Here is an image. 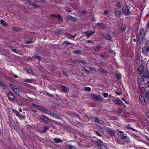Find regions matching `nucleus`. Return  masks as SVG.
Wrapping results in <instances>:
<instances>
[{"label": "nucleus", "instance_id": "nucleus-23", "mask_svg": "<svg viewBox=\"0 0 149 149\" xmlns=\"http://www.w3.org/2000/svg\"><path fill=\"white\" fill-rule=\"evenodd\" d=\"M34 80L33 79H26L24 80V82L27 83H32L33 81Z\"/></svg>", "mask_w": 149, "mask_h": 149}, {"label": "nucleus", "instance_id": "nucleus-13", "mask_svg": "<svg viewBox=\"0 0 149 149\" xmlns=\"http://www.w3.org/2000/svg\"><path fill=\"white\" fill-rule=\"evenodd\" d=\"M90 118L86 114L84 115L83 117V120L85 122H88L89 121Z\"/></svg>", "mask_w": 149, "mask_h": 149}, {"label": "nucleus", "instance_id": "nucleus-11", "mask_svg": "<svg viewBox=\"0 0 149 149\" xmlns=\"http://www.w3.org/2000/svg\"><path fill=\"white\" fill-rule=\"evenodd\" d=\"M65 146L66 148L69 149H75L76 148V147L75 146L68 144H65Z\"/></svg>", "mask_w": 149, "mask_h": 149}, {"label": "nucleus", "instance_id": "nucleus-64", "mask_svg": "<svg viewBox=\"0 0 149 149\" xmlns=\"http://www.w3.org/2000/svg\"><path fill=\"white\" fill-rule=\"evenodd\" d=\"M46 95L49 97H53V95L49 93H46Z\"/></svg>", "mask_w": 149, "mask_h": 149}, {"label": "nucleus", "instance_id": "nucleus-39", "mask_svg": "<svg viewBox=\"0 0 149 149\" xmlns=\"http://www.w3.org/2000/svg\"><path fill=\"white\" fill-rule=\"evenodd\" d=\"M145 96L147 99L149 100V92H146L145 93Z\"/></svg>", "mask_w": 149, "mask_h": 149}, {"label": "nucleus", "instance_id": "nucleus-63", "mask_svg": "<svg viewBox=\"0 0 149 149\" xmlns=\"http://www.w3.org/2000/svg\"><path fill=\"white\" fill-rule=\"evenodd\" d=\"M95 133H96V134L98 136H101V135H100L99 133L98 132H97V131H95Z\"/></svg>", "mask_w": 149, "mask_h": 149}, {"label": "nucleus", "instance_id": "nucleus-62", "mask_svg": "<svg viewBox=\"0 0 149 149\" xmlns=\"http://www.w3.org/2000/svg\"><path fill=\"white\" fill-rule=\"evenodd\" d=\"M33 42L32 41H28L26 42L25 43L26 44H29L31 43H32Z\"/></svg>", "mask_w": 149, "mask_h": 149}, {"label": "nucleus", "instance_id": "nucleus-3", "mask_svg": "<svg viewBox=\"0 0 149 149\" xmlns=\"http://www.w3.org/2000/svg\"><path fill=\"white\" fill-rule=\"evenodd\" d=\"M97 140L96 142V144L100 149H107L106 146L102 144L103 142L100 140L98 139Z\"/></svg>", "mask_w": 149, "mask_h": 149}, {"label": "nucleus", "instance_id": "nucleus-43", "mask_svg": "<svg viewBox=\"0 0 149 149\" xmlns=\"http://www.w3.org/2000/svg\"><path fill=\"white\" fill-rule=\"evenodd\" d=\"M108 52H109L111 53L112 54H114V55L116 54V53L114 52V51L113 50L111 49H109L108 50Z\"/></svg>", "mask_w": 149, "mask_h": 149}, {"label": "nucleus", "instance_id": "nucleus-47", "mask_svg": "<svg viewBox=\"0 0 149 149\" xmlns=\"http://www.w3.org/2000/svg\"><path fill=\"white\" fill-rule=\"evenodd\" d=\"M127 129L132 130L133 131H136V130L135 129H134L133 128H132V127H131L129 126H127Z\"/></svg>", "mask_w": 149, "mask_h": 149}, {"label": "nucleus", "instance_id": "nucleus-1", "mask_svg": "<svg viewBox=\"0 0 149 149\" xmlns=\"http://www.w3.org/2000/svg\"><path fill=\"white\" fill-rule=\"evenodd\" d=\"M139 100L142 105L145 107L147 106V102L145 97L141 95H140L139 96Z\"/></svg>", "mask_w": 149, "mask_h": 149}, {"label": "nucleus", "instance_id": "nucleus-48", "mask_svg": "<svg viewBox=\"0 0 149 149\" xmlns=\"http://www.w3.org/2000/svg\"><path fill=\"white\" fill-rule=\"evenodd\" d=\"M17 116L21 120H22L24 118V116L23 115H21L20 113L19 114V116L18 115Z\"/></svg>", "mask_w": 149, "mask_h": 149}, {"label": "nucleus", "instance_id": "nucleus-57", "mask_svg": "<svg viewBox=\"0 0 149 149\" xmlns=\"http://www.w3.org/2000/svg\"><path fill=\"white\" fill-rule=\"evenodd\" d=\"M0 85L1 87L5 86V84L1 81H0Z\"/></svg>", "mask_w": 149, "mask_h": 149}, {"label": "nucleus", "instance_id": "nucleus-7", "mask_svg": "<svg viewBox=\"0 0 149 149\" xmlns=\"http://www.w3.org/2000/svg\"><path fill=\"white\" fill-rule=\"evenodd\" d=\"M122 12L123 13L126 15H129L130 14V12L129 10V8L127 6H124L122 9Z\"/></svg>", "mask_w": 149, "mask_h": 149}, {"label": "nucleus", "instance_id": "nucleus-16", "mask_svg": "<svg viewBox=\"0 0 149 149\" xmlns=\"http://www.w3.org/2000/svg\"><path fill=\"white\" fill-rule=\"evenodd\" d=\"M104 38L107 40H112V38L109 33H106L104 36Z\"/></svg>", "mask_w": 149, "mask_h": 149}, {"label": "nucleus", "instance_id": "nucleus-60", "mask_svg": "<svg viewBox=\"0 0 149 149\" xmlns=\"http://www.w3.org/2000/svg\"><path fill=\"white\" fill-rule=\"evenodd\" d=\"M118 113H121L122 112V110L120 108H118Z\"/></svg>", "mask_w": 149, "mask_h": 149}, {"label": "nucleus", "instance_id": "nucleus-18", "mask_svg": "<svg viewBox=\"0 0 149 149\" xmlns=\"http://www.w3.org/2000/svg\"><path fill=\"white\" fill-rule=\"evenodd\" d=\"M121 11L120 10H116L114 11V13L116 17H119L121 13Z\"/></svg>", "mask_w": 149, "mask_h": 149}, {"label": "nucleus", "instance_id": "nucleus-4", "mask_svg": "<svg viewBox=\"0 0 149 149\" xmlns=\"http://www.w3.org/2000/svg\"><path fill=\"white\" fill-rule=\"evenodd\" d=\"M9 86L13 91L17 94L21 91V90L18 88L16 86L12 84H10Z\"/></svg>", "mask_w": 149, "mask_h": 149}, {"label": "nucleus", "instance_id": "nucleus-59", "mask_svg": "<svg viewBox=\"0 0 149 149\" xmlns=\"http://www.w3.org/2000/svg\"><path fill=\"white\" fill-rule=\"evenodd\" d=\"M117 6L120 8L121 6V4L120 2H117L116 3Z\"/></svg>", "mask_w": 149, "mask_h": 149}, {"label": "nucleus", "instance_id": "nucleus-26", "mask_svg": "<svg viewBox=\"0 0 149 149\" xmlns=\"http://www.w3.org/2000/svg\"><path fill=\"white\" fill-rule=\"evenodd\" d=\"M93 119H94V122H96L97 123H100V120L99 119L96 117L93 116Z\"/></svg>", "mask_w": 149, "mask_h": 149}, {"label": "nucleus", "instance_id": "nucleus-17", "mask_svg": "<svg viewBox=\"0 0 149 149\" xmlns=\"http://www.w3.org/2000/svg\"><path fill=\"white\" fill-rule=\"evenodd\" d=\"M149 49H148V47H144L142 49V53L144 54H147L148 52Z\"/></svg>", "mask_w": 149, "mask_h": 149}, {"label": "nucleus", "instance_id": "nucleus-51", "mask_svg": "<svg viewBox=\"0 0 149 149\" xmlns=\"http://www.w3.org/2000/svg\"><path fill=\"white\" fill-rule=\"evenodd\" d=\"M50 17H51L53 18V17H55V18H57V15H56L55 14H51L50 15Z\"/></svg>", "mask_w": 149, "mask_h": 149}, {"label": "nucleus", "instance_id": "nucleus-31", "mask_svg": "<svg viewBox=\"0 0 149 149\" xmlns=\"http://www.w3.org/2000/svg\"><path fill=\"white\" fill-rule=\"evenodd\" d=\"M59 21L62 22L63 21L62 17L60 16V15L59 14H57V17Z\"/></svg>", "mask_w": 149, "mask_h": 149}, {"label": "nucleus", "instance_id": "nucleus-28", "mask_svg": "<svg viewBox=\"0 0 149 149\" xmlns=\"http://www.w3.org/2000/svg\"><path fill=\"white\" fill-rule=\"evenodd\" d=\"M81 70L85 72L87 74H88L90 73V71L87 70L84 67H81Z\"/></svg>", "mask_w": 149, "mask_h": 149}, {"label": "nucleus", "instance_id": "nucleus-36", "mask_svg": "<svg viewBox=\"0 0 149 149\" xmlns=\"http://www.w3.org/2000/svg\"><path fill=\"white\" fill-rule=\"evenodd\" d=\"M84 90L87 92H90L91 91V88L89 87H85L84 88Z\"/></svg>", "mask_w": 149, "mask_h": 149}, {"label": "nucleus", "instance_id": "nucleus-55", "mask_svg": "<svg viewBox=\"0 0 149 149\" xmlns=\"http://www.w3.org/2000/svg\"><path fill=\"white\" fill-rule=\"evenodd\" d=\"M100 55L103 58H106L107 56V55L105 54H101Z\"/></svg>", "mask_w": 149, "mask_h": 149}, {"label": "nucleus", "instance_id": "nucleus-32", "mask_svg": "<svg viewBox=\"0 0 149 149\" xmlns=\"http://www.w3.org/2000/svg\"><path fill=\"white\" fill-rule=\"evenodd\" d=\"M67 18L68 19L72 21H74V17H73L70 15H68L67 16Z\"/></svg>", "mask_w": 149, "mask_h": 149}, {"label": "nucleus", "instance_id": "nucleus-38", "mask_svg": "<svg viewBox=\"0 0 149 149\" xmlns=\"http://www.w3.org/2000/svg\"><path fill=\"white\" fill-rule=\"evenodd\" d=\"M12 111L14 113L16 114L17 116H19V113L18 111L16 109H13L12 110Z\"/></svg>", "mask_w": 149, "mask_h": 149}, {"label": "nucleus", "instance_id": "nucleus-6", "mask_svg": "<svg viewBox=\"0 0 149 149\" xmlns=\"http://www.w3.org/2000/svg\"><path fill=\"white\" fill-rule=\"evenodd\" d=\"M145 69V67L142 65L139 66L137 69V73L139 75L141 74L144 72Z\"/></svg>", "mask_w": 149, "mask_h": 149}, {"label": "nucleus", "instance_id": "nucleus-45", "mask_svg": "<svg viewBox=\"0 0 149 149\" xmlns=\"http://www.w3.org/2000/svg\"><path fill=\"white\" fill-rule=\"evenodd\" d=\"M78 62L79 63H81L83 64H86V62L84 61L83 60H78Z\"/></svg>", "mask_w": 149, "mask_h": 149}, {"label": "nucleus", "instance_id": "nucleus-21", "mask_svg": "<svg viewBox=\"0 0 149 149\" xmlns=\"http://www.w3.org/2000/svg\"><path fill=\"white\" fill-rule=\"evenodd\" d=\"M0 24L4 27L8 25V24L3 19L0 20Z\"/></svg>", "mask_w": 149, "mask_h": 149}, {"label": "nucleus", "instance_id": "nucleus-5", "mask_svg": "<svg viewBox=\"0 0 149 149\" xmlns=\"http://www.w3.org/2000/svg\"><path fill=\"white\" fill-rule=\"evenodd\" d=\"M9 100H10L13 102L15 101V98L14 94L12 92H9L6 94Z\"/></svg>", "mask_w": 149, "mask_h": 149}, {"label": "nucleus", "instance_id": "nucleus-42", "mask_svg": "<svg viewBox=\"0 0 149 149\" xmlns=\"http://www.w3.org/2000/svg\"><path fill=\"white\" fill-rule=\"evenodd\" d=\"M119 99L118 97L116 98H113V99L112 101L115 104H117Z\"/></svg>", "mask_w": 149, "mask_h": 149}, {"label": "nucleus", "instance_id": "nucleus-37", "mask_svg": "<svg viewBox=\"0 0 149 149\" xmlns=\"http://www.w3.org/2000/svg\"><path fill=\"white\" fill-rule=\"evenodd\" d=\"M65 44H66V45H70L71 44V43L70 42L66 40L64 41L62 43V45H63Z\"/></svg>", "mask_w": 149, "mask_h": 149}, {"label": "nucleus", "instance_id": "nucleus-35", "mask_svg": "<svg viewBox=\"0 0 149 149\" xmlns=\"http://www.w3.org/2000/svg\"><path fill=\"white\" fill-rule=\"evenodd\" d=\"M98 71L102 73H106L107 72L106 70L102 68H100L99 69H98Z\"/></svg>", "mask_w": 149, "mask_h": 149}, {"label": "nucleus", "instance_id": "nucleus-44", "mask_svg": "<svg viewBox=\"0 0 149 149\" xmlns=\"http://www.w3.org/2000/svg\"><path fill=\"white\" fill-rule=\"evenodd\" d=\"M122 100L124 101L125 103L127 105H129L130 104V102L128 100H126L125 99L123 98L122 97Z\"/></svg>", "mask_w": 149, "mask_h": 149}, {"label": "nucleus", "instance_id": "nucleus-29", "mask_svg": "<svg viewBox=\"0 0 149 149\" xmlns=\"http://www.w3.org/2000/svg\"><path fill=\"white\" fill-rule=\"evenodd\" d=\"M108 132L109 134L111 136H114L115 134L114 132L112 131L111 130H109L108 131Z\"/></svg>", "mask_w": 149, "mask_h": 149}, {"label": "nucleus", "instance_id": "nucleus-61", "mask_svg": "<svg viewBox=\"0 0 149 149\" xmlns=\"http://www.w3.org/2000/svg\"><path fill=\"white\" fill-rule=\"evenodd\" d=\"M35 58L37 59L40 60L41 59V57L40 56H36Z\"/></svg>", "mask_w": 149, "mask_h": 149}, {"label": "nucleus", "instance_id": "nucleus-24", "mask_svg": "<svg viewBox=\"0 0 149 149\" xmlns=\"http://www.w3.org/2000/svg\"><path fill=\"white\" fill-rule=\"evenodd\" d=\"M65 35L68 37L70 39H72L74 38L75 36H72L70 33H66L65 34Z\"/></svg>", "mask_w": 149, "mask_h": 149}, {"label": "nucleus", "instance_id": "nucleus-34", "mask_svg": "<svg viewBox=\"0 0 149 149\" xmlns=\"http://www.w3.org/2000/svg\"><path fill=\"white\" fill-rule=\"evenodd\" d=\"M120 138L122 140H126L127 139V137L126 136H124L123 135L121 134L120 135Z\"/></svg>", "mask_w": 149, "mask_h": 149}, {"label": "nucleus", "instance_id": "nucleus-52", "mask_svg": "<svg viewBox=\"0 0 149 149\" xmlns=\"http://www.w3.org/2000/svg\"><path fill=\"white\" fill-rule=\"evenodd\" d=\"M140 56L139 55V54H137L135 58L136 60L137 61H139L140 59Z\"/></svg>", "mask_w": 149, "mask_h": 149}, {"label": "nucleus", "instance_id": "nucleus-49", "mask_svg": "<svg viewBox=\"0 0 149 149\" xmlns=\"http://www.w3.org/2000/svg\"><path fill=\"white\" fill-rule=\"evenodd\" d=\"M49 129V127H48L45 126L43 131V133L45 132L46 131L48 130Z\"/></svg>", "mask_w": 149, "mask_h": 149}, {"label": "nucleus", "instance_id": "nucleus-41", "mask_svg": "<svg viewBox=\"0 0 149 149\" xmlns=\"http://www.w3.org/2000/svg\"><path fill=\"white\" fill-rule=\"evenodd\" d=\"M12 30L15 31H18L19 30V28L15 27H12Z\"/></svg>", "mask_w": 149, "mask_h": 149}, {"label": "nucleus", "instance_id": "nucleus-40", "mask_svg": "<svg viewBox=\"0 0 149 149\" xmlns=\"http://www.w3.org/2000/svg\"><path fill=\"white\" fill-rule=\"evenodd\" d=\"M89 69H90V70L91 71L95 72L97 71L96 69L95 68L90 67H89Z\"/></svg>", "mask_w": 149, "mask_h": 149}, {"label": "nucleus", "instance_id": "nucleus-54", "mask_svg": "<svg viewBox=\"0 0 149 149\" xmlns=\"http://www.w3.org/2000/svg\"><path fill=\"white\" fill-rule=\"evenodd\" d=\"M103 95L104 98H106L107 97L108 94L106 93H103Z\"/></svg>", "mask_w": 149, "mask_h": 149}, {"label": "nucleus", "instance_id": "nucleus-2", "mask_svg": "<svg viewBox=\"0 0 149 149\" xmlns=\"http://www.w3.org/2000/svg\"><path fill=\"white\" fill-rule=\"evenodd\" d=\"M95 25L97 29H104L106 27V26L102 23H96Z\"/></svg>", "mask_w": 149, "mask_h": 149}, {"label": "nucleus", "instance_id": "nucleus-50", "mask_svg": "<svg viewBox=\"0 0 149 149\" xmlns=\"http://www.w3.org/2000/svg\"><path fill=\"white\" fill-rule=\"evenodd\" d=\"M37 109L42 112L43 110L44 109V108L40 106H39L37 108Z\"/></svg>", "mask_w": 149, "mask_h": 149}, {"label": "nucleus", "instance_id": "nucleus-19", "mask_svg": "<svg viewBox=\"0 0 149 149\" xmlns=\"http://www.w3.org/2000/svg\"><path fill=\"white\" fill-rule=\"evenodd\" d=\"M101 48V47L100 45H97L93 47V49L95 52L98 51H100Z\"/></svg>", "mask_w": 149, "mask_h": 149}, {"label": "nucleus", "instance_id": "nucleus-27", "mask_svg": "<svg viewBox=\"0 0 149 149\" xmlns=\"http://www.w3.org/2000/svg\"><path fill=\"white\" fill-rule=\"evenodd\" d=\"M53 141L56 143H58L61 142V140L59 139L54 138Z\"/></svg>", "mask_w": 149, "mask_h": 149}, {"label": "nucleus", "instance_id": "nucleus-22", "mask_svg": "<svg viewBox=\"0 0 149 149\" xmlns=\"http://www.w3.org/2000/svg\"><path fill=\"white\" fill-rule=\"evenodd\" d=\"M61 88H62V91L64 93H66L68 90V87H66L63 86H61Z\"/></svg>", "mask_w": 149, "mask_h": 149}, {"label": "nucleus", "instance_id": "nucleus-9", "mask_svg": "<svg viewBox=\"0 0 149 149\" xmlns=\"http://www.w3.org/2000/svg\"><path fill=\"white\" fill-rule=\"evenodd\" d=\"M94 33V32H93L91 30H89V31H85L84 33L85 34L87 38H88L90 36L92 35Z\"/></svg>", "mask_w": 149, "mask_h": 149}, {"label": "nucleus", "instance_id": "nucleus-14", "mask_svg": "<svg viewBox=\"0 0 149 149\" xmlns=\"http://www.w3.org/2000/svg\"><path fill=\"white\" fill-rule=\"evenodd\" d=\"M143 77L145 78H149V71L147 70L142 75Z\"/></svg>", "mask_w": 149, "mask_h": 149}, {"label": "nucleus", "instance_id": "nucleus-46", "mask_svg": "<svg viewBox=\"0 0 149 149\" xmlns=\"http://www.w3.org/2000/svg\"><path fill=\"white\" fill-rule=\"evenodd\" d=\"M117 104L119 105H124L123 103L120 99H118V102Z\"/></svg>", "mask_w": 149, "mask_h": 149}, {"label": "nucleus", "instance_id": "nucleus-10", "mask_svg": "<svg viewBox=\"0 0 149 149\" xmlns=\"http://www.w3.org/2000/svg\"><path fill=\"white\" fill-rule=\"evenodd\" d=\"M70 115L73 117H77L79 120H81L79 116L77 113L71 112L70 113Z\"/></svg>", "mask_w": 149, "mask_h": 149}, {"label": "nucleus", "instance_id": "nucleus-8", "mask_svg": "<svg viewBox=\"0 0 149 149\" xmlns=\"http://www.w3.org/2000/svg\"><path fill=\"white\" fill-rule=\"evenodd\" d=\"M40 119H41L42 121L45 123H48L50 122V119H49L47 117L42 116H40Z\"/></svg>", "mask_w": 149, "mask_h": 149}, {"label": "nucleus", "instance_id": "nucleus-12", "mask_svg": "<svg viewBox=\"0 0 149 149\" xmlns=\"http://www.w3.org/2000/svg\"><path fill=\"white\" fill-rule=\"evenodd\" d=\"M144 28L142 27L141 29L139 31V36L140 37L142 35H143V36H145V33L144 32Z\"/></svg>", "mask_w": 149, "mask_h": 149}, {"label": "nucleus", "instance_id": "nucleus-58", "mask_svg": "<svg viewBox=\"0 0 149 149\" xmlns=\"http://www.w3.org/2000/svg\"><path fill=\"white\" fill-rule=\"evenodd\" d=\"M32 106L35 107L37 109L38 106H39L38 105L36 104H32Z\"/></svg>", "mask_w": 149, "mask_h": 149}, {"label": "nucleus", "instance_id": "nucleus-20", "mask_svg": "<svg viewBox=\"0 0 149 149\" xmlns=\"http://www.w3.org/2000/svg\"><path fill=\"white\" fill-rule=\"evenodd\" d=\"M92 97L95 100H96L100 101H101L102 100V98L101 97L96 96L95 95H93L92 96Z\"/></svg>", "mask_w": 149, "mask_h": 149}, {"label": "nucleus", "instance_id": "nucleus-25", "mask_svg": "<svg viewBox=\"0 0 149 149\" xmlns=\"http://www.w3.org/2000/svg\"><path fill=\"white\" fill-rule=\"evenodd\" d=\"M44 113L48 114L50 116H51V113H52V112H51L44 108V109L42 111Z\"/></svg>", "mask_w": 149, "mask_h": 149}, {"label": "nucleus", "instance_id": "nucleus-30", "mask_svg": "<svg viewBox=\"0 0 149 149\" xmlns=\"http://www.w3.org/2000/svg\"><path fill=\"white\" fill-rule=\"evenodd\" d=\"M28 3L29 5H31L33 6L38 7V5H35L33 2L30 1H28Z\"/></svg>", "mask_w": 149, "mask_h": 149}, {"label": "nucleus", "instance_id": "nucleus-33", "mask_svg": "<svg viewBox=\"0 0 149 149\" xmlns=\"http://www.w3.org/2000/svg\"><path fill=\"white\" fill-rule=\"evenodd\" d=\"M81 51L80 50H75L73 51V53L74 54H81Z\"/></svg>", "mask_w": 149, "mask_h": 149}, {"label": "nucleus", "instance_id": "nucleus-15", "mask_svg": "<svg viewBox=\"0 0 149 149\" xmlns=\"http://www.w3.org/2000/svg\"><path fill=\"white\" fill-rule=\"evenodd\" d=\"M51 116L59 119H61V118L60 116L54 112L51 113Z\"/></svg>", "mask_w": 149, "mask_h": 149}, {"label": "nucleus", "instance_id": "nucleus-53", "mask_svg": "<svg viewBox=\"0 0 149 149\" xmlns=\"http://www.w3.org/2000/svg\"><path fill=\"white\" fill-rule=\"evenodd\" d=\"M126 30V27H120V30L122 32H124Z\"/></svg>", "mask_w": 149, "mask_h": 149}, {"label": "nucleus", "instance_id": "nucleus-56", "mask_svg": "<svg viewBox=\"0 0 149 149\" xmlns=\"http://www.w3.org/2000/svg\"><path fill=\"white\" fill-rule=\"evenodd\" d=\"M116 78L118 79H119L120 78V77H121V75H119L118 74H116Z\"/></svg>", "mask_w": 149, "mask_h": 149}]
</instances>
